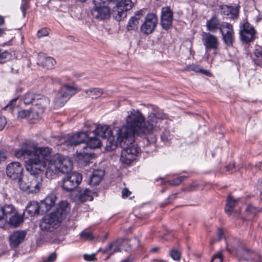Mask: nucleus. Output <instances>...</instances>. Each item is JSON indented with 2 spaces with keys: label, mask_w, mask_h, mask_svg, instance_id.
Instances as JSON below:
<instances>
[{
  "label": "nucleus",
  "mask_w": 262,
  "mask_h": 262,
  "mask_svg": "<svg viewBox=\"0 0 262 262\" xmlns=\"http://www.w3.org/2000/svg\"><path fill=\"white\" fill-rule=\"evenodd\" d=\"M83 257H84V259L86 261H94L96 259L95 257V255L94 254H85L83 255Z\"/></svg>",
  "instance_id": "nucleus-54"
},
{
  "label": "nucleus",
  "mask_w": 262,
  "mask_h": 262,
  "mask_svg": "<svg viewBox=\"0 0 262 262\" xmlns=\"http://www.w3.org/2000/svg\"><path fill=\"white\" fill-rule=\"evenodd\" d=\"M143 15V11L141 10L137 12L134 16H133V18H136L137 19V21L139 22V19L140 18V16Z\"/></svg>",
  "instance_id": "nucleus-59"
},
{
  "label": "nucleus",
  "mask_w": 262,
  "mask_h": 262,
  "mask_svg": "<svg viewBox=\"0 0 262 262\" xmlns=\"http://www.w3.org/2000/svg\"><path fill=\"white\" fill-rule=\"evenodd\" d=\"M57 197L55 194L48 195L43 200L39 203L41 213L49 211L54 205Z\"/></svg>",
  "instance_id": "nucleus-20"
},
{
  "label": "nucleus",
  "mask_w": 262,
  "mask_h": 262,
  "mask_svg": "<svg viewBox=\"0 0 262 262\" xmlns=\"http://www.w3.org/2000/svg\"><path fill=\"white\" fill-rule=\"evenodd\" d=\"M239 8L238 6H230V12L229 18L232 20H236L239 16Z\"/></svg>",
  "instance_id": "nucleus-38"
},
{
  "label": "nucleus",
  "mask_w": 262,
  "mask_h": 262,
  "mask_svg": "<svg viewBox=\"0 0 262 262\" xmlns=\"http://www.w3.org/2000/svg\"><path fill=\"white\" fill-rule=\"evenodd\" d=\"M80 235L81 238L84 240L91 241L94 238L93 235L91 232H86L83 231L81 232Z\"/></svg>",
  "instance_id": "nucleus-44"
},
{
  "label": "nucleus",
  "mask_w": 262,
  "mask_h": 262,
  "mask_svg": "<svg viewBox=\"0 0 262 262\" xmlns=\"http://www.w3.org/2000/svg\"><path fill=\"white\" fill-rule=\"evenodd\" d=\"M187 178V177L182 176L173 179V180H169L168 181V183L170 185L177 186L179 185L182 182L184 181Z\"/></svg>",
  "instance_id": "nucleus-41"
},
{
  "label": "nucleus",
  "mask_w": 262,
  "mask_h": 262,
  "mask_svg": "<svg viewBox=\"0 0 262 262\" xmlns=\"http://www.w3.org/2000/svg\"><path fill=\"white\" fill-rule=\"evenodd\" d=\"M171 258L175 260H179L181 257L180 252L177 250H172L170 252Z\"/></svg>",
  "instance_id": "nucleus-47"
},
{
  "label": "nucleus",
  "mask_w": 262,
  "mask_h": 262,
  "mask_svg": "<svg viewBox=\"0 0 262 262\" xmlns=\"http://www.w3.org/2000/svg\"><path fill=\"white\" fill-rule=\"evenodd\" d=\"M222 23L215 15H213L207 20L206 26L208 31L214 33L220 31Z\"/></svg>",
  "instance_id": "nucleus-24"
},
{
  "label": "nucleus",
  "mask_w": 262,
  "mask_h": 262,
  "mask_svg": "<svg viewBox=\"0 0 262 262\" xmlns=\"http://www.w3.org/2000/svg\"><path fill=\"white\" fill-rule=\"evenodd\" d=\"M29 8V1L26 0H23L22 3L20 6V9L23 13V16L24 17L26 16V10Z\"/></svg>",
  "instance_id": "nucleus-46"
},
{
  "label": "nucleus",
  "mask_w": 262,
  "mask_h": 262,
  "mask_svg": "<svg viewBox=\"0 0 262 262\" xmlns=\"http://www.w3.org/2000/svg\"><path fill=\"white\" fill-rule=\"evenodd\" d=\"M70 208L67 201H61L56 209L50 214L46 215L40 221L39 227L44 232H52L60 225L66 217Z\"/></svg>",
  "instance_id": "nucleus-3"
},
{
  "label": "nucleus",
  "mask_w": 262,
  "mask_h": 262,
  "mask_svg": "<svg viewBox=\"0 0 262 262\" xmlns=\"http://www.w3.org/2000/svg\"><path fill=\"white\" fill-rule=\"evenodd\" d=\"M56 161L58 165L59 172L63 174H70L72 169V163L70 158L68 157L61 158L60 156H56Z\"/></svg>",
  "instance_id": "nucleus-19"
},
{
  "label": "nucleus",
  "mask_w": 262,
  "mask_h": 262,
  "mask_svg": "<svg viewBox=\"0 0 262 262\" xmlns=\"http://www.w3.org/2000/svg\"><path fill=\"white\" fill-rule=\"evenodd\" d=\"M51 80L53 83H60L61 82L60 79L57 77H51Z\"/></svg>",
  "instance_id": "nucleus-61"
},
{
  "label": "nucleus",
  "mask_w": 262,
  "mask_h": 262,
  "mask_svg": "<svg viewBox=\"0 0 262 262\" xmlns=\"http://www.w3.org/2000/svg\"><path fill=\"white\" fill-rule=\"evenodd\" d=\"M190 69L191 70H193L196 72H200V71H201V69L200 68V67L198 66L193 65L190 67Z\"/></svg>",
  "instance_id": "nucleus-60"
},
{
  "label": "nucleus",
  "mask_w": 262,
  "mask_h": 262,
  "mask_svg": "<svg viewBox=\"0 0 262 262\" xmlns=\"http://www.w3.org/2000/svg\"><path fill=\"white\" fill-rule=\"evenodd\" d=\"M57 162L56 157L48 162V165L45 173L47 178L53 179L59 172L58 165Z\"/></svg>",
  "instance_id": "nucleus-23"
},
{
  "label": "nucleus",
  "mask_w": 262,
  "mask_h": 262,
  "mask_svg": "<svg viewBox=\"0 0 262 262\" xmlns=\"http://www.w3.org/2000/svg\"><path fill=\"white\" fill-rule=\"evenodd\" d=\"M257 189L259 191L260 195L261 196V199L262 200V178L259 180L256 184Z\"/></svg>",
  "instance_id": "nucleus-56"
},
{
  "label": "nucleus",
  "mask_w": 262,
  "mask_h": 262,
  "mask_svg": "<svg viewBox=\"0 0 262 262\" xmlns=\"http://www.w3.org/2000/svg\"><path fill=\"white\" fill-rule=\"evenodd\" d=\"M27 235L25 231L19 230L14 232L9 236V241L11 246L17 247L25 239Z\"/></svg>",
  "instance_id": "nucleus-22"
},
{
  "label": "nucleus",
  "mask_w": 262,
  "mask_h": 262,
  "mask_svg": "<svg viewBox=\"0 0 262 262\" xmlns=\"http://www.w3.org/2000/svg\"><path fill=\"white\" fill-rule=\"evenodd\" d=\"M239 200V199H234L231 195L228 196L226 205L225 207V211L228 215H230L231 214L232 212L234 210L235 205Z\"/></svg>",
  "instance_id": "nucleus-32"
},
{
  "label": "nucleus",
  "mask_w": 262,
  "mask_h": 262,
  "mask_svg": "<svg viewBox=\"0 0 262 262\" xmlns=\"http://www.w3.org/2000/svg\"><path fill=\"white\" fill-rule=\"evenodd\" d=\"M131 194V192L127 188H124L122 191V195L124 198H127Z\"/></svg>",
  "instance_id": "nucleus-57"
},
{
  "label": "nucleus",
  "mask_w": 262,
  "mask_h": 262,
  "mask_svg": "<svg viewBox=\"0 0 262 262\" xmlns=\"http://www.w3.org/2000/svg\"><path fill=\"white\" fill-rule=\"evenodd\" d=\"M29 176L30 180V189L29 193H37L39 191L40 188L42 186V183L43 181L42 176L39 174L41 171H37L36 172H31Z\"/></svg>",
  "instance_id": "nucleus-17"
},
{
  "label": "nucleus",
  "mask_w": 262,
  "mask_h": 262,
  "mask_svg": "<svg viewBox=\"0 0 262 262\" xmlns=\"http://www.w3.org/2000/svg\"><path fill=\"white\" fill-rule=\"evenodd\" d=\"M17 98H15L9 101V102L6 105L4 109L5 110L9 111L11 112L13 111L14 107L15 105Z\"/></svg>",
  "instance_id": "nucleus-45"
},
{
  "label": "nucleus",
  "mask_w": 262,
  "mask_h": 262,
  "mask_svg": "<svg viewBox=\"0 0 262 262\" xmlns=\"http://www.w3.org/2000/svg\"><path fill=\"white\" fill-rule=\"evenodd\" d=\"M76 93V89L68 84L63 85L58 92L54 99V107L59 108L64 105L65 103Z\"/></svg>",
  "instance_id": "nucleus-6"
},
{
  "label": "nucleus",
  "mask_w": 262,
  "mask_h": 262,
  "mask_svg": "<svg viewBox=\"0 0 262 262\" xmlns=\"http://www.w3.org/2000/svg\"><path fill=\"white\" fill-rule=\"evenodd\" d=\"M49 104L50 100L48 97L40 94H36L34 105L40 110V112H42Z\"/></svg>",
  "instance_id": "nucleus-25"
},
{
  "label": "nucleus",
  "mask_w": 262,
  "mask_h": 262,
  "mask_svg": "<svg viewBox=\"0 0 262 262\" xmlns=\"http://www.w3.org/2000/svg\"><path fill=\"white\" fill-rule=\"evenodd\" d=\"M220 32L224 43L228 46H232L235 40L232 25L229 23L223 21Z\"/></svg>",
  "instance_id": "nucleus-10"
},
{
  "label": "nucleus",
  "mask_w": 262,
  "mask_h": 262,
  "mask_svg": "<svg viewBox=\"0 0 262 262\" xmlns=\"http://www.w3.org/2000/svg\"><path fill=\"white\" fill-rule=\"evenodd\" d=\"M158 18L154 13L148 14L145 18L144 23L141 25L140 30L141 32L145 35L152 33L157 26Z\"/></svg>",
  "instance_id": "nucleus-14"
},
{
  "label": "nucleus",
  "mask_w": 262,
  "mask_h": 262,
  "mask_svg": "<svg viewBox=\"0 0 262 262\" xmlns=\"http://www.w3.org/2000/svg\"><path fill=\"white\" fill-rule=\"evenodd\" d=\"M256 31L252 25L247 20H244L239 25V35L241 41L249 43L255 38Z\"/></svg>",
  "instance_id": "nucleus-7"
},
{
  "label": "nucleus",
  "mask_w": 262,
  "mask_h": 262,
  "mask_svg": "<svg viewBox=\"0 0 262 262\" xmlns=\"http://www.w3.org/2000/svg\"><path fill=\"white\" fill-rule=\"evenodd\" d=\"M104 175V171L102 170L97 169L94 171L89 181V184L93 186L99 185Z\"/></svg>",
  "instance_id": "nucleus-30"
},
{
  "label": "nucleus",
  "mask_w": 262,
  "mask_h": 262,
  "mask_svg": "<svg viewBox=\"0 0 262 262\" xmlns=\"http://www.w3.org/2000/svg\"><path fill=\"white\" fill-rule=\"evenodd\" d=\"M121 240L118 239L113 243H110L108 246L104 249H100L104 253L108 254L110 256L115 253L121 252Z\"/></svg>",
  "instance_id": "nucleus-27"
},
{
  "label": "nucleus",
  "mask_w": 262,
  "mask_h": 262,
  "mask_svg": "<svg viewBox=\"0 0 262 262\" xmlns=\"http://www.w3.org/2000/svg\"><path fill=\"white\" fill-rule=\"evenodd\" d=\"M85 94L93 99H97L103 94V90L101 88H92L85 91Z\"/></svg>",
  "instance_id": "nucleus-35"
},
{
  "label": "nucleus",
  "mask_w": 262,
  "mask_h": 262,
  "mask_svg": "<svg viewBox=\"0 0 262 262\" xmlns=\"http://www.w3.org/2000/svg\"><path fill=\"white\" fill-rule=\"evenodd\" d=\"M48 31L46 29H41L38 31L37 36L38 38L46 36L48 35Z\"/></svg>",
  "instance_id": "nucleus-53"
},
{
  "label": "nucleus",
  "mask_w": 262,
  "mask_h": 262,
  "mask_svg": "<svg viewBox=\"0 0 262 262\" xmlns=\"http://www.w3.org/2000/svg\"><path fill=\"white\" fill-rule=\"evenodd\" d=\"M194 189V186H190L189 187H187L186 189L188 191H191L193 190Z\"/></svg>",
  "instance_id": "nucleus-63"
},
{
  "label": "nucleus",
  "mask_w": 262,
  "mask_h": 262,
  "mask_svg": "<svg viewBox=\"0 0 262 262\" xmlns=\"http://www.w3.org/2000/svg\"><path fill=\"white\" fill-rule=\"evenodd\" d=\"M252 61L255 64L262 66V47L256 46L253 54H250Z\"/></svg>",
  "instance_id": "nucleus-31"
},
{
  "label": "nucleus",
  "mask_w": 262,
  "mask_h": 262,
  "mask_svg": "<svg viewBox=\"0 0 262 262\" xmlns=\"http://www.w3.org/2000/svg\"><path fill=\"white\" fill-rule=\"evenodd\" d=\"M246 211L250 214L255 215L261 211V209L259 208H256L252 204H249L246 208Z\"/></svg>",
  "instance_id": "nucleus-43"
},
{
  "label": "nucleus",
  "mask_w": 262,
  "mask_h": 262,
  "mask_svg": "<svg viewBox=\"0 0 262 262\" xmlns=\"http://www.w3.org/2000/svg\"><path fill=\"white\" fill-rule=\"evenodd\" d=\"M7 158V153L5 151L0 149V163L4 162Z\"/></svg>",
  "instance_id": "nucleus-55"
},
{
  "label": "nucleus",
  "mask_w": 262,
  "mask_h": 262,
  "mask_svg": "<svg viewBox=\"0 0 262 262\" xmlns=\"http://www.w3.org/2000/svg\"><path fill=\"white\" fill-rule=\"evenodd\" d=\"M26 213L31 217L41 213L39 203L34 201H31L28 204L24 212V215H26Z\"/></svg>",
  "instance_id": "nucleus-26"
},
{
  "label": "nucleus",
  "mask_w": 262,
  "mask_h": 262,
  "mask_svg": "<svg viewBox=\"0 0 262 262\" xmlns=\"http://www.w3.org/2000/svg\"><path fill=\"white\" fill-rule=\"evenodd\" d=\"M88 138V132H78L76 134L69 135L67 139L65 140L63 146L66 145L68 148L76 147L84 144V142Z\"/></svg>",
  "instance_id": "nucleus-12"
},
{
  "label": "nucleus",
  "mask_w": 262,
  "mask_h": 262,
  "mask_svg": "<svg viewBox=\"0 0 262 262\" xmlns=\"http://www.w3.org/2000/svg\"><path fill=\"white\" fill-rule=\"evenodd\" d=\"M11 54L7 51L0 52V63H4L8 61L11 58Z\"/></svg>",
  "instance_id": "nucleus-40"
},
{
  "label": "nucleus",
  "mask_w": 262,
  "mask_h": 262,
  "mask_svg": "<svg viewBox=\"0 0 262 262\" xmlns=\"http://www.w3.org/2000/svg\"><path fill=\"white\" fill-rule=\"evenodd\" d=\"M36 94L31 92H28L23 95L21 99L26 105L30 104L34 105Z\"/></svg>",
  "instance_id": "nucleus-36"
},
{
  "label": "nucleus",
  "mask_w": 262,
  "mask_h": 262,
  "mask_svg": "<svg viewBox=\"0 0 262 262\" xmlns=\"http://www.w3.org/2000/svg\"><path fill=\"white\" fill-rule=\"evenodd\" d=\"M18 183L20 189L23 191L29 193V190L30 189V180L29 176H23L21 178L19 179Z\"/></svg>",
  "instance_id": "nucleus-34"
},
{
  "label": "nucleus",
  "mask_w": 262,
  "mask_h": 262,
  "mask_svg": "<svg viewBox=\"0 0 262 262\" xmlns=\"http://www.w3.org/2000/svg\"><path fill=\"white\" fill-rule=\"evenodd\" d=\"M200 72L205 74L206 75H208V74L209 73V72L208 71L203 69H202L201 71H200Z\"/></svg>",
  "instance_id": "nucleus-64"
},
{
  "label": "nucleus",
  "mask_w": 262,
  "mask_h": 262,
  "mask_svg": "<svg viewBox=\"0 0 262 262\" xmlns=\"http://www.w3.org/2000/svg\"><path fill=\"white\" fill-rule=\"evenodd\" d=\"M220 13L223 17H228L230 12V6L228 5H223L220 6Z\"/></svg>",
  "instance_id": "nucleus-42"
},
{
  "label": "nucleus",
  "mask_w": 262,
  "mask_h": 262,
  "mask_svg": "<svg viewBox=\"0 0 262 262\" xmlns=\"http://www.w3.org/2000/svg\"><path fill=\"white\" fill-rule=\"evenodd\" d=\"M24 168L21 164L18 162H12L6 167L7 176L13 180L18 181L23 176Z\"/></svg>",
  "instance_id": "nucleus-13"
},
{
  "label": "nucleus",
  "mask_w": 262,
  "mask_h": 262,
  "mask_svg": "<svg viewBox=\"0 0 262 262\" xmlns=\"http://www.w3.org/2000/svg\"><path fill=\"white\" fill-rule=\"evenodd\" d=\"M36 150V147L30 141L22 143L18 149L14 150V156L19 159H25L27 156L33 157Z\"/></svg>",
  "instance_id": "nucleus-9"
},
{
  "label": "nucleus",
  "mask_w": 262,
  "mask_h": 262,
  "mask_svg": "<svg viewBox=\"0 0 262 262\" xmlns=\"http://www.w3.org/2000/svg\"><path fill=\"white\" fill-rule=\"evenodd\" d=\"M139 22L137 21L136 18L133 17L129 20L126 28L128 31L134 30L138 28Z\"/></svg>",
  "instance_id": "nucleus-39"
},
{
  "label": "nucleus",
  "mask_w": 262,
  "mask_h": 262,
  "mask_svg": "<svg viewBox=\"0 0 262 262\" xmlns=\"http://www.w3.org/2000/svg\"><path fill=\"white\" fill-rule=\"evenodd\" d=\"M166 114L160 111H154L150 113L147 121L138 110L133 109L126 119V125L117 130V139L122 148L120 161L122 164L129 165L135 160L140 149L135 142L136 136L143 137L146 145L155 141L153 132L160 129L162 121L167 118Z\"/></svg>",
  "instance_id": "nucleus-1"
},
{
  "label": "nucleus",
  "mask_w": 262,
  "mask_h": 262,
  "mask_svg": "<svg viewBox=\"0 0 262 262\" xmlns=\"http://www.w3.org/2000/svg\"><path fill=\"white\" fill-rule=\"evenodd\" d=\"M211 262H223L222 252H219L215 254L213 256Z\"/></svg>",
  "instance_id": "nucleus-48"
},
{
  "label": "nucleus",
  "mask_w": 262,
  "mask_h": 262,
  "mask_svg": "<svg viewBox=\"0 0 262 262\" xmlns=\"http://www.w3.org/2000/svg\"><path fill=\"white\" fill-rule=\"evenodd\" d=\"M202 40L206 51H216L220 46L219 38L210 32H203Z\"/></svg>",
  "instance_id": "nucleus-11"
},
{
  "label": "nucleus",
  "mask_w": 262,
  "mask_h": 262,
  "mask_svg": "<svg viewBox=\"0 0 262 262\" xmlns=\"http://www.w3.org/2000/svg\"><path fill=\"white\" fill-rule=\"evenodd\" d=\"M55 60L51 57H47L42 59L41 64L48 69H51L56 64Z\"/></svg>",
  "instance_id": "nucleus-37"
},
{
  "label": "nucleus",
  "mask_w": 262,
  "mask_h": 262,
  "mask_svg": "<svg viewBox=\"0 0 262 262\" xmlns=\"http://www.w3.org/2000/svg\"><path fill=\"white\" fill-rule=\"evenodd\" d=\"M234 167H235L234 164H229L228 165L226 166V171H228L229 172H230V171Z\"/></svg>",
  "instance_id": "nucleus-62"
},
{
  "label": "nucleus",
  "mask_w": 262,
  "mask_h": 262,
  "mask_svg": "<svg viewBox=\"0 0 262 262\" xmlns=\"http://www.w3.org/2000/svg\"><path fill=\"white\" fill-rule=\"evenodd\" d=\"M52 149L48 147L36 148L33 157L26 161V168L28 171L36 172L43 170L47 164L51 160Z\"/></svg>",
  "instance_id": "nucleus-4"
},
{
  "label": "nucleus",
  "mask_w": 262,
  "mask_h": 262,
  "mask_svg": "<svg viewBox=\"0 0 262 262\" xmlns=\"http://www.w3.org/2000/svg\"><path fill=\"white\" fill-rule=\"evenodd\" d=\"M93 155L85 149L80 150L79 151L77 149L76 160L79 164L81 166H85L88 164L91 159L93 158Z\"/></svg>",
  "instance_id": "nucleus-21"
},
{
  "label": "nucleus",
  "mask_w": 262,
  "mask_h": 262,
  "mask_svg": "<svg viewBox=\"0 0 262 262\" xmlns=\"http://www.w3.org/2000/svg\"><path fill=\"white\" fill-rule=\"evenodd\" d=\"M93 0L94 6L91 10L93 17L99 20L107 19L110 17L111 8L108 5L116 3L113 8L112 15L117 21H121L127 16V12L130 10L133 3L131 0Z\"/></svg>",
  "instance_id": "nucleus-2"
},
{
  "label": "nucleus",
  "mask_w": 262,
  "mask_h": 262,
  "mask_svg": "<svg viewBox=\"0 0 262 262\" xmlns=\"http://www.w3.org/2000/svg\"><path fill=\"white\" fill-rule=\"evenodd\" d=\"M23 215L19 214L17 210L16 213L11 215L7 220V222L8 224L12 227H17L20 226L24 222Z\"/></svg>",
  "instance_id": "nucleus-29"
},
{
  "label": "nucleus",
  "mask_w": 262,
  "mask_h": 262,
  "mask_svg": "<svg viewBox=\"0 0 262 262\" xmlns=\"http://www.w3.org/2000/svg\"><path fill=\"white\" fill-rule=\"evenodd\" d=\"M94 193L90 189L86 188L83 191H80L78 194L79 200L82 202L92 201L93 199Z\"/></svg>",
  "instance_id": "nucleus-33"
},
{
  "label": "nucleus",
  "mask_w": 262,
  "mask_h": 262,
  "mask_svg": "<svg viewBox=\"0 0 262 262\" xmlns=\"http://www.w3.org/2000/svg\"><path fill=\"white\" fill-rule=\"evenodd\" d=\"M176 199V196L174 194H172L171 195L169 196L165 201V202L161 204V207H164L165 206L167 205L168 204H169L171 203L174 200Z\"/></svg>",
  "instance_id": "nucleus-52"
},
{
  "label": "nucleus",
  "mask_w": 262,
  "mask_h": 262,
  "mask_svg": "<svg viewBox=\"0 0 262 262\" xmlns=\"http://www.w3.org/2000/svg\"><path fill=\"white\" fill-rule=\"evenodd\" d=\"M86 142H84L82 146L83 149L88 150L89 149H95L99 148L101 145V142L98 139V137L95 136L94 137L89 138L85 141Z\"/></svg>",
  "instance_id": "nucleus-28"
},
{
  "label": "nucleus",
  "mask_w": 262,
  "mask_h": 262,
  "mask_svg": "<svg viewBox=\"0 0 262 262\" xmlns=\"http://www.w3.org/2000/svg\"><path fill=\"white\" fill-rule=\"evenodd\" d=\"M7 123L6 118L0 113V131L3 130Z\"/></svg>",
  "instance_id": "nucleus-50"
},
{
  "label": "nucleus",
  "mask_w": 262,
  "mask_h": 262,
  "mask_svg": "<svg viewBox=\"0 0 262 262\" xmlns=\"http://www.w3.org/2000/svg\"><path fill=\"white\" fill-rule=\"evenodd\" d=\"M30 112L29 110H21L18 112V117L21 119L29 117Z\"/></svg>",
  "instance_id": "nucleus-49"
},
{
  "label": "nucleus",
  "mask_w": 262,
  "mask_h": 262,
  "mask_svg": "<svg viewBox=\"0 0 262 262\" xmlns=\"http://www.w3.org/2000/svg\"><path fill=\"white\" fill-rule=\"evenodd\" d=\"M217 235L218 237V239L220 241L221 240L224 235V232L222 229H218L217 232Z\"/></svg>",
  "instance_id": "nucleus-58"
},
{
  "label": "nucleus",
  "mask_w": 262,
  "mask_h": 262,
  "mask_svg": "<svg viewBox=\"0 0 262 262\" xmlns=\"http://www.w3.org/2000/svg\"><path fill=\"white\" fill-rule=\"evenodd\" d=\"M95 136L97 137H101L105 141V148L107 151H112L116 148L117 146H120L117 138L114 140V136L109 126L105 125L99 124L96 126L93 131ZM117 136V133L116 134Z\"/></svg>",
  "instance_id": "nucleus-5"
},
{
  "label": "nucleus",
  "mask_w": 262,
  "mask_h": 262,
  "mask_svg": "<svg viewBox=\"0 0 262 262\" xmlns=\"http://www.w3.org/2000/svg\"><path fill=\"white\" fill-rule=\"evenodd\" d=\"M227 250L229 252H234L237 255L249 252V250L245 247L244 244L236 238H234L231 242L227 244Z\"/></svg>",
  "instance_id": "nucleus-18"
},
{
  "label": "nucleus",
  "mask_w": 262,
  "mask_h": 262,
  "mask_svg": "<svg viewBox=\"0 0 262 262\" xmlns=\"http://www.w3.org/2000/svg\"><path fill=\"white\" fill-rule=\"evenodd\" d=\"M17 209L12 204H6L0 206V228L4 227L8 218L16 213Z\"/></svg>",
  "instance_id": "nucleus-16"
},
{
  "label": "nucleus",
  "mask_w": 262,
  "mask_h": 262,
  "mask_svg": "<svg viewBox=\"0 0 262 262\" xmlns=\"http://www.w3.org/2000/svg\"><path fill=\"white\" fill-rule=\"evenodd\" d=\"M173 11L169 6L163 7L161 9L160 24L165 30L169 29L172 25Z\"/></svg>",
  "instance_id": "nucleus-15"
},
{
  "label": "nucleus",
  "mask_w": 262,
  "mask_h": 262,
  "mask_svg": "<svg viewBox=\"0 0 262 262\" xmlns=\"http://www.w3.org/2000/svg\"><path fill=\"white\" fill-rule=\"evenodd\" d=\"M82 175L78 172H74L66 175L61 181L62 189L67 192L73 190L82 181Z\"/></svg>",
  "instance_id": "nucleus-8"
},
{
  "label": "nucleus",
  "mask_w": 262,
  "mask_h": 262,
  "mask_svg": "<svg viewBox=\"0 0 262 262\" xmlns=\"http://www.w3.org/2000/svg\"><path fill=\"white\" fill-rule=\"evenodd\" d=\"M57 258V254L53 252L50 254L48 258L43 260V262H54Z\"/></svg>",
  "instance_id": "nucleus-51"
}]
</instances>
